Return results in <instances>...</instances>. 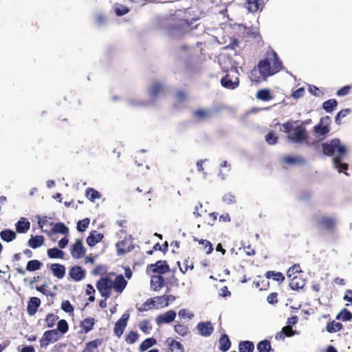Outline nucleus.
Masks as SVG:
<instances>
[{
	"label": "nucleus",
	"instance_id": "nucleus-17",
	"mask_svg": "<svg viewBox=\"0 0 352 352\" xmlns=\"http://www.w3.org/2000/svg\"><path fill=\"white\" fill-rule=\"evenodd\" d=\"M50 270L53 272V274L59 279L63 278L65 274V267L64 265L54 263L50 265Z\"/></svg>",
	"mask_w": 352,
	"mask_h": 352
},
{
	"label": "nucleus",
	"instance_id": "nucleus-46",
	"mask_svg": "<svg viewBox=\"0 0 352 352\" xmlns=\"http://www.w3.org/2000/svg\"><path fill=\"white\" fill-rule=\"evenodd\" d=\"M175 331L182 336H186L189 333L188 327L183 324H177L175 326Z\"/></svg>",
	"mask_w": 352,
	"mask_h": 352
},
{
	"label": "nucleus",
	"instance_id": "nucleus-2",
	"mask_svg": "<svg viewBox=\"0 0 352 352\" xmlns=\"http://www.w3.org/2000/svg\"><path fill=\"white\" fill-rule=\"evenodd\" d=\"M322 147L324 155L333 157V166L339 173L347 169L348 164L340 162L346 153V148L339 139L336 138L329 142H325L322 144Z\"/></svg>",
	"mask_w": 352,
	"mask_h": 352
},
{
	"label": "nucleus",
	"instance_id": "nucleus-39",
	"mask_svg": "<svg viewBox=\"0 0 352 352\" xmlns=\"http://www.w3.org/2000/svg\"><path fill=\"white\" fill-rule=\"evenodd\" d=\"M271 277H272L274 280L278 282H283L285 280L284 276L280 272H275L273 271L267 272L266 273V278H270Z\"/></svg>",
	"mask_w": 352,
	"mask_h": 352
},
{
	"label": "nucleus",
	"instance_id": "nucleus-43",
	"mask_svg": "<svg viewBox=\"0 0 352 352\" xmlns=\"http://www.w3.org/2000/svg\"><path fill=\"white\" fill-rule=\"evenodd\" d=\"M352 318V314L347 309H343L336 316V319L342 320L343 321H349Z\"/></svg>",
	"mask_w": 352,
	"mask_h": 352
},
{
	"label": "nucleus",
	"instance_id": "nucleus-31",
	"mask_svg": "<svg viewBox=\"0 0 352 352\" xmlns=\"http://www.w3.org/2000/svg\"><path fill=\"white\" fill-rule=\"evenodd\" d=\"M239 348L240 352H252L254 346L253 342L250 341H243L239 344Z\"/></svg>",
	"mask_w": 352,
	"mask_h": 352
},
{
	"label": "nucleus",
	"instance_id": "nucleus-33",
	"mask_svg": "<svg viewBox=\"0 0 352 352\" xmlns=\"http://www.w3.org/2000/svg\"><path fill=\"white\" fill-rule=\"evenodd\" d=\"M100 344V342L98 340H93L91 342H88L86 344L83 352H99L98 351V345Z\"/></svg>",
	"mask_w": 352,
	"mask_h": 352
},
{
	"label": "nucleus",
	"instance_id": "nucleus-57",
	"mask_svg": "<svg viewBox=\"0 0 352 352\" xmlns=\"http://www.w3.org/2000/svg\"><path fill=\"white\" fill-rule=\"evenodd\" d=\"M188 269L192 270L193 265L191 263H190V261L188 260H185V261L184 263V266L183 267L179 266V270L183 274H185L186 272Z\"/></svg>",
	"mask_w": 352,
	"mask_h": 352
},
{
	"label": "nucleus",
	"instance_id": "nucleus-1",
	"mask_svg": "<svg viewBox=\"0 0 352 352\" xmlns=\"http://www.w3.org/2000/svg\"><path fill=\"white\" fill-rule=\"evenodd\" d=\"M281 69L282 63L276 53L272 50L267 51L266 58L260 60L257 67L251 71L250 78L255 82L265 80L267 77L274 75Z\"/></svg>",
	"mask_w": 352,
	"mask_h": 352
},
{
	"label": "nucleus",
	"instance_id": "nucleus-5",
	"mask_svg": "<svg viewBox=\"0 0 352 352\" xmlns=\"http://www.w3.org/2000/svg\"><path fill=\"white\" fill-rule=\"evenodd\" d=\"M188 28L187 22L185 20H180L176 25L170 29L168 34L173 38H180L185 34Z\"/></svg>",
	"mask_w": 352,
	"mask_h": 352
},
{
	"label": "nucleus",
	"instance_id": "nucleus-48",
	"mask_svg": "<svg viewBox=\"0 0 352 352\" xmlns=\"http://www.w3.org/2000/svg\"><path fill=\"white\" fill-rule=\"evenodd\" d=\"M61 335L66 333L68 330L67 322L65 320H60L58 322V329H56Z\"/></svg>",
	"mask_w": 352,
	"mask_h": 352
},
{
	"label": "nucleus",
	"instance_id": "nucleus-12",
	"mask_svg": "<svg viewBox=\"0 0 352 352\" xmlns=\"http://www.w3.org/2000/svg\"><path fill=\"white\" fill-rule=\"evenodd\" d=\"M85 253V248L82 245V241L77 239L74 245L72 246L71 254L75 258L82 257Z\"/></svg>",
	"mask_w": 352,
	"mask_h": 352
},
{
	"label": "nucleus",
	"instance_id": "nucleus-55",
	"mask_svg": "<svg viewBox=\"0 0 352 352\" xmlns=\"http://www.w3.org/2000/svg\"><path fill=\"white\" fill-rule=\"evenodd\" d=\"M200 243L203 244L204 245L206 252L207 254H209L212 252L213 250L212 245L210 242H209L207 240H201L200 241Z\"/></svg>",
	"mask_w": 352,
	"mask_h": 352
},
{
	"label": "nucleus",
	"instance_id": "nucleus-15",
	"mask_svg": "<svg viewBox=\"0 0 352 352\" xmlns=\"http://www.w3.org/2000/svg\"><path fill=\"white\" fill-rule=\"evenodd\" d=\"M221 82L223 87L230 89H234L238 87L239 80L238 78H235L234 80H232L230 79V75L228 74L221 79Z\"/></svg>",
	"mask_w": 352,
	"mask_h": 352
},
{
	"label": "nucleus",
	"instance_id": "nucleus-36",
	"mask_svg": "<svg viewBox=\"0 0 352 352\" xmlns=\"http://www.w3.org/2000/svg\"><path fill=\"white\" fill-rule=\"evenodd\" d=\"M337 104L338 102L335 99H330L323 102L322 107L327 112L331 113L336 107Z\"/></svg>",
	"mask_w": 352,
	"mask_h": 352
},
{
	"label": "nucleus",
	"instance_id": "nucleus-62",
	"mask_svg": "<svg viewBox=\"0 0 352 352\" xmlns=\"http://www.w3.org/2000/svg\"><path fill=\"white\" fill-rule=\"evenodd\" d=\"M129 104L133 107H143L146 104L145 102L140 101L137 99H131L129 100Z\"/></svg>",
	"mask_w": 352,
	"mask_h": 352
},
{
	"label": "nucleus",
	"instance_id": "nucleus-63",
	"mask_svg": "<svg viewBox=\"0 0 352 352\" xmlns=\"http://www.w3.org/2000/svg\"><path fill=\"white\" fill-rule=\"evenodd\" d=\"M128 12H129V10L125 6H120V7H117L116 8V14L118 16H122V15L126 14Z\"/></svg>",
	"mask_w": 352,
	"mask_h": 352
},
{
	"label": "nucleus",
	"instance_id": "nucleus-23",
	"mask_svg": "<svg viewBox=\"0 0 352 352\" xmlns=\"http://www.w3.org/2000/svg\"><path fill=\"white\" fill-rule=\"evenodd\" d=\"M164 283V278L161 276H153L151 280V287L154 291L160 289Z\"/></svg>",
	"mask_w": 352,
	"mask_h": 352
},
{
	"label": "nucleus",
	"instance_id": "nucleus-6",
	"mask_svg": "<svg viewBox=\"0 0 352 352\" xmlns=\"http://www.w3.org/2000/svg\"><path fill=\"white\" fill-rule=\"evenodd\" d=\"M116 246L118 256L124 255L134 248L132 240L130 238H124V240L117 243Z\"/></svg>",
	"mask_w": 352,
	"mask_h": 352
},
{
	"label": "nucleus",
	"instance_id": "nucleus-34",
	"mask_svg": "<svg viewBox=\"0 0 352 352\" xmlns=\"http://www.w3.org/2000/svg\"><path fill=\"white\" fill-rule=\"evenodd\" d=\"M53 233H60L67 234L69 232L68 228L63 223H57L54 224L52 231Z\"/></svg>",
	"mask_w": 352,
	"mask_h": 352
},
{
	"label": "nucleus",
	"instance_id": "nucleus-19",
	"mask_svg": "<svg viewBox=\"0 0 352 352\" xmlns=\"http://www.w3.org/2000/svg\"><path fill=\"white\" fill-rule=\"evenodd\" d=\"M103 238V234L98 233L96 231H93L90 233L89 236L87 239V244L93 247L98 243H99Z\"/></svg>",
	"mask_w": 352,
	"mask_h": 352
},
{
	"label": "nucleus",
	"instance_id": "nucleus-16",
	"mask_svg": "<svg viewBox=\"0 0 352 352\" xmlns=\"http://www.w3.org/2000/svg\"><path fill=\"white\" fill-rule=\"evenodd\" d=\"M126 285V281L122 275L118 276L115 280H113V288L118 293H121Z\"/></svg>",
	"mask_w": 352,
	"mask_h": 352
},
{
	"label": "nucleus",
	"instance_id": "nucleus-52",
	"mask_svg": "<svg viewBox=\"0 0 352 352\" xmlns=\"http://www.w3.org/2000/svg\"><path fill=\"white\" fill-rule=\"evenodd\" d=\"M178 315L182 318H188V319H192L194 316V314L191 311H190L186 309H182L179 310Z\"/></svg>",
	"mask_w": 352,
	"mask_h": 352
},
{
	"label": "nucleus",
	"instance_id": "nucleus-54",
	"mask_svg": "<svg viewBox=\"0 0 352 352\" xmlns=\"http://www.w3.org/2000/svg\"><path fill=\"white\" fill-rule=\"evenodd\" d=\"M139 327L140 330L145 333H148L149 330L151 329V327L148 325V321L146 320L142 321L139 324Z\"/></svg>",
	"mask_w": 352,
	"mask_h": 352
},
{
	"label": "nucleus",
	"instance_id": "nucleus-28",
	"mask_svg": "<svg viewBox=\"0 0 352 352\" xmlns=\"http://www.w3.org/2000/svg\"><path fill=\"white\" fill-rule=\"evenodd\" d=\"M219 349L222 351H228L230 347V341L227 335L221 336L219 339Z\"/></svg>",
	"mask_w": 352,
	"mask_h": 352
},
{
	"label": "nucleus",
	"instance_id": "nucleus-10",
	"mask_svg": "<svg viewBox=\"0 0 352 352\" xmlns=\"http://www.w3.org/2000/svg\"><path fill=\"white\" fill-rule=\"evenodd\" d=\"M176 317V313L173 310H169L164 314L159 315L156 318V322L157 324L163 323H170L173 322Z\"/></svg>",
	"mask_w": 352,
	"mask_h": 352
},
{
	"label": "nucleus",
	"instance_id": "nucleus-29",
	"mask_svg": "<svg viewBox=\"0 0 352 352\" xmlns=\"http://www.w3.org/2000/svg\"><path fill=\"white\" fill-rule=\"evenodd\" d=\"M47 256L51 258H63L64 256V252L56 248L47 250Z\"/></svg>",
	"mask_w": 352,
	"mask_h": 352
},
{
	"label": "nucleus",
	"instance_id": "nucleus-9",
	"mask_svg": "<svg viewBox=\"0 0 352 352\" xmlns=\"http://www.w3.org/2000/svg\"><path fill=\"white\" fill-rule=\"evenodd\" d=\"M129 318V314H124L122 317L116 322L114 327V333L117 336L120 337L123 333Z\"/></svg>",
	"mask_w": 352,
	"mask_h": 352
},
{
	"label": "nucleus",
	"instance_id": "nucleus-61",
	"mask_svg": "<svg viewBox=\"0 0 352 352\" xmlns=\"http://www.w3.org/2000/svg\"><path fill=\"white\" fill-rule=\"evenodd\" d=\"M201 208H202V204H199V203L197 206H195L194 210L192 212L195 217H199L201 216V212H202Z\"/></svg>",
	"mask_w": 352,
	"mask_h": 352
},
{
	"label": "nucleus",
	"instance_id": "nucleus-18",
	"mask_svg": "<svg viewBox=\"0 0 352 352\" xmlns=\"http://www.w3.org/2000/svg\"><path fill=\"white\" fill-rule=\"evenodd\" d=\"M69 276L76 281L82 280L85 276V272L79 266L73 267L69 271Z\"/></svg>",
	"mask_w": 352,
	"mask_h": 352
},
{
	"label": "nucleus",
	"instance_id": "nucleus-32",
	"mask_svg": "<svg viewBox=\"0 0 352 352\" xmlns=\"http://www.w3.org/2000/svg\"><path fill=\"white\" fill-rule=\"evenodd\" d=\"M256 98L263 101H269L272 99L269 89H261L256 94Z\"/></svg>",
	"mask_w": 352,
	"mask_h": 352
},
{
	"label": "nucleus",
	"instance_id": "nucleus-30",
	"mask_svg": "<svg viewBox=\"0 0 352 352\" xmlns=\"http://www.w3.org/2000/svg\"><path fill=\"white\" fill-rule=\"evenodd\" d=\"M245 6L252 13L256 12L259 8L258 0H247Z\"/></svg>",
	"mask_w": 352,
	"mask_h": 352
},
{
	"label": "nucleus",
	"instance_id": "nucleus-14",
	"mask_svg": "<svg viewBox=\"0 0 352 352\" xmlns=\"http://www.w3.org/2000/svg\"><path fill=\"white\" fill-rule=\"evenodd\" d=\"M296 334L298 333L296 331H294L291 326L287 325L276 335V339L283 340L285 337H292Z\"/></svg>",
	"mask_w": 352,
	"mask_h": 352
},
{
	"label": "nucleus",
	"instance_id": "nucleus-64",
	"mask_svg": "<svg viewBox=\"0 0 352 352\" xmlns=\"http://www.w3.org/2000/svg\"><path fill=\"white\" fill-rule=\"evenodd\" d=\"M284 162L287 164H294L298 162V159L292 156H286L284 157Z\"/></svg>",
	"mask_w": 352,
	"mask_h": 352
},
{
	"label": "nucleus",
	"instance_id": "nucleus-3",
	"mask_svg": "<svg viewBox=\"0 0 352 352\" xmlns=\"http://www.w3.org/2000/svg\"><path fill=\"white\" fill-rule=\"evenodd\" d=\"M282 131L287 133L289 142L302 144L307 140V135L305 127L298 121H289L282 125Z\"/></svg>",
	"mask_w": 352,
	"mask_h": 352
},
{
	"label": "nucleus",
	"instance_id": "nucleus-37",
	"mask_svg": "<svg viewBox=\"0 0 352 352\" xmlns=\"http://www.w3.org/2000/svg\"><path fill=\"white\" fill-rule=\"evenodd\" d=\"M156 344V340L154 338H147L144 340L140 346V350L141 351H145L150 347L153 346Z\"/></svg>",
	"mask_w": 352,
	"mask_h": 352
},
{
	"label": "nucleus",
	"instance_id": "nucleus-51",
	"mask_svg": "<svg viewBox=\"0 0 352 352\" xmlns=\"http://www.w3.org/2000/svg\"><path fill=\"white\" fill-rule=\"evenodd\" d=\"M300 272V266L299 265H294L293 266L289 268L287 272V275L288 277H292L295 274L299 273Z\"/></svg>",
	"mask_w": 352,
	"mask_h": 352
},
{
	"label": "nucleus",
	"instance_id": "nucleus-13",
	"mask_svg": "<svg viewBox=\"0 0 352 352\" xmlns=\"http://www.w3.org/2000/svg\"><path fill=\"white\" fill-rule=\"evenodd\" d=\"M150 270L154 273L164 274L169 270L168 265L164 261H158L155 264L149 266Z\"/></svg>",
	"mask_w": 352,
	"mask_h": 352
},
{
	"label": "nucleus",
	"instance_id": "nucleus-50",
	"mask_svg": "<svg viewBox=\"0 0 352 352\" xmlns=\"http://www.w3.org/2000/svg\"><path fill=\"white\" fill-rule=\"evenodd\" d=\"M139 335L136 331H131L126 337V342L129 344H133L138 339Z\"/></svg>",
	"mask_w": 352,
	"mask_h": 352
},
{
	"label": "nucleus",
	"instance_id": "nucleus-24",
	"mask_svg": "<svg viewBox=\"0 0 352 352\" xmlns=\"http://www.w3.org/2000/svg\"><path fill=\"white\" fill-rule=\"evenodd\" d=\"M0 236L4 241L11 242L16 239V233L11 230L7 229L0 232Z\"/></svg>",
	"mask_w": 352,
	"mask_h": 352
},
{
	"label": "nucleus",
	"instance_id": "nucleus-35",
	"mask_svg": "<svg viewBox=\"0 0 352 352\" xmlns=\"http://www.w3.org/2000/svg\"><path fill=\"white\" fill-rule=\"evenodd\" d=\"M257 350L258 352H270L272 350L270 341L264 340L258 342L257 344Z\"/></svg>",
	"mask_w": 352,
	"mask_h": 352
},
{
	"label": "nucleus",
	"instance_id": "nucleus-27",
	"mask_svg": "<svg viewBox=\"0 0 352 352\" xmlns=\"http://www.w3.org/2000/svg\"><path fill=\"white\" fill-rule=\"evenodd\" d=\"M305 285V280L297 276H294L289 283V286L292 289L296 290L300 288H302Z\"/></svg>",
	"mask_w": 352,
	"mask_h": 352
},
{
	"label": "nucleus",
	"instance_id": "nucleus-49",
	"mask_svg": "<svg viewBox=\"0 0 352 352\" xmlns=\"http://www.w3.org/2000/svg\"><path fill=\"white\" fill-rule=\"evenodd\" d=\"M157 300H165V303L164 305V307H168L169 305V302H172L175 300V297L172 295L168 296H157L155 298Z\"/></svg>",
	"mask_w": 352,
	"mask_h": 352
},
{
	"label": "nucleus",
	"instance_id": "nucleus-4",
	"mask_svg": "<svg viewBox=\"0 0 352 352\" xmlns=\"http://www.w3.org/2000/svg\"><path fill=\"white\" fill-rule=\"evenodd\" d=\"M96 287L102 297L108 298L113 288V280L109 277L101 278L98 281Z\"/></svg>",
	"mask_w": 352,
	"mask_h": 352
},
{
	"label": "nucleus",
	"instance_id": "nucleus-8",
	"mask_svg": "<svg viewBox=\"0 0 352 352\" xmlns=\"http://www.w3.org/2000/svg\"><path fill=\"white\" fill-rule=\"evenodd\" d=\"M62 335L56 330L53 329L45 332L42 339V344L47 345L50 342L57 341Z\"/></svg>",
	"mask_w": 352,
	"mask_h": 352
},
{
	"label": "nucleus",
	"instance_id": "nucleus-44",
	"mask_svg": "<svg viewBox=\"0 0 352 352\" xmlns=\"http://www.w3.org/2000/svg\"><path fill=\"white\" fill-rule=\"evenodd\" d=\"M90 223V220L88 218H85L82 220H80L77 223V229L79 232H84L88 228Z\"/></svg>",
	"mask_w": 352,
	"mask_h": 352
},
{
	"label": "nucleus",
	"instance_id": "nucleus-53",
	"mask_svg": "<svg viewBox=\"0 0 352 352\" xmlns=\"http://www.w3.org/2000/svg\"><path fill=\"white\" fill-rule=\"evenodd\" d=\"M61 308L67 313H71L74 311V308L68 300H65L62 302Z\"/></svg>",
	"mask_w": 352,
	"mask_h": 352
},
{
	"label": "nucleus",
	"instance_id": "nucleus-20",
	"mask_svg": "<svg viewBox=\"0 0 352 352\" xmlns=\"http://www.w3.org/2000/svg\"><path fill=\"white\" fill-rule=\"evenodd\" d=\"M30 228V223L25 217H21L16 224V232L19 233H25Z\"/></svg>",
	"mask_w": 352,
	"mask_h": 352
},
{
	"label": "nucleus",
	"instance_id": "nucleus-26",
	"mask_svg": "<svg viewBox=\"0 0 352 352\" xmlns=\"http://www.w3.org/2000/svg\"><path fill=\"white\" fill-rule=\"evenodd\" d=\"M164 89L163 85L160 82H154L149 89V94L153 98H157Z\"/></svg>",
	"mask_w": 352,
	"mask_h": 352
},
{
	"label": "nucleus",
	"instance_id": "nucleus-11",
	"mask_svg": "<svg viewBox=\"0 0 352 352\" xmlns=\"http://www.w3.org/2000/svg\"><path fill=\"white\" fill-rule=\"evenodd\" d=\"M197 328L199 334L204 337L210 336L214 330L210 322H199Z\"/></svg>",
	"mask_w": 352,
	"mask_h": 352
},
{
	"label": "nucleus",
	"instance_id": "nucleus-60",
	"mask_svg": "<svg viewBox=\"0 0 352 352\" xmlns=\"http://www.w3.org/2000/svg\"><path fill=\"white\" fill-rule=\"evenodd\" d=\"M305 94V89L302 87H300L293 92L292 97L295 99H298L302 98Z\"/></svg>",
	"mask_w": 352,
	"mask_h": 352
},
{
	"label": "nucleus",
	"instance_id": "nucleus-21",
	"mask_svg": "<svg viewBox=\"0 0 352 352\" xmlns=\"http://www.w3.org/2000/svg\"><path fill=\"white\" fill-rule=\"evenodd\" d=\"M41 304V300L38 298L32 297L28 302V311L30 315H34L38 307Z\"/></svg>",
	"mask_w": 352,
	"mask_h": 352
},
{
	"label": "nucleus",
	"instance_id": "nucleus-59",
	"mask_svg": "<svg viewBox=\"0 0 352 352\" xmlns=\"http://www.w3.org/2000/svg\"><path fill=\"white\" fill-rule=\"evenodd\" d=\"M156 299L155 298L153 299L148 300L144 305L143 308L141 311L146 310L147 309H151L152 307L155 306V302H156Z\"/></svg>",
	"mask_w": 352,
	"mask_h": 352
},
{
	"label": "nucleus",
	"instance_id": "nucleus-58",
	"mask_svg": "<svg viewBox=\"0 0 352 352\" xmlns=\"http://www.w3.org/2000/svg\"><path fill=\"white\" fill-rule=\"evenodd\" d=\"M170 347L172 351L174 350H183L182 344L176 340H172L170 344Z\"/></svg>",
	"mask_w": 352,
	"mask_h": 352
},
{
	"label": "nucleus",
	"instance_id": "nucleus-22",
	"mask_svg": "<svg viewBox=\"0 0 352 352\" xmlns=\"http://www.w3.org/2000/svg\"><path fill=\"white\" fill-rule=\"evenodd\" d=\"M337 223V219L335 217H324L320 220V224L328 230L333 229Z\"/></svg>",
	"mask_w": 352,
	"mask_h": 352
},
{
	"label": "nucleus",
	"instance_id": "nucleus-7",
	"mask_svg": "<svg viewBox=\"0 0 352 352\" xmlns=\"http://www.w3.org/2000/svg\"><path fill=\"white\" fill-rule=\"evenodd\" d=\"M330 122L331 120L329 116L322 117L320 119V123L314 126V131L319 135H324L330 131Z\"/></svg>",
	"mask_w": 352,
	"mask_h": 352
},
{
	"label": "nucleus",
	"instance_id": "nucleus-45",
	"mask_svg": "<svg viewBox=\"0 0 352 352\" xmlns=\"http://www.w3.org/2000/svg\"><path fill=\"white\" fill-rule=\"evenodd\" d=\"M278 137L276 135L275 133L272 131H270L265 135V141L270 145H274L277 142Z\"/></svg>",
	"mask_w": 352,
	"mask_h": 352
},
{
	"label": "nucleus",
	"instance_id": "nucleus-25",
	"mask_svg": "<svg viewBox=\"0 0 352 352\" xmlns=\"http://www.w3.org/2000/svg\"><path fill=\"white\" fill-rule=\"evenodd\" d=\"M43 242L44 238L43 236H31V238L28 241V244L31 248L35 249L41 246L43 244Z\"/></svg>",
	"mask_w": 352,
	"mask_h": 352
},
{
	"label": "nucleus",
	"instance_id": "nucleus-42",
	"mask_svg": "<svg viewBox=\"0 0 352 352\" xmlns=\"http://www.w3.org/2000/svg\"><path fill=\"white\" fill-rule=\"evenodd\" d=\"M342 327V325L340 322L333 321L331 323H328L327 325V331L329 333L337 332L340 331Z\"/></svg>",
	"mask_w": 352,
	"mask_h": 352
},
{
	"label": "nucleus",
	"instance_id": "nucleus-56",
	"mask_svg": "<svg viewBox=\"0 0 352 352\" xmlns=\"http://www.w3.org/2000/svg\"><path fill=\"white\" fill-rule=\"evenodd\" d=\"M223 201L226 204L230 205V204H233L235 201V197L230 193H228L223 196Z\"/></svg>",
	"mask_w": 352,
	"mask_h": 352
},
{
	"label": "nucleus",
	"instance_id": "nucleus-41",
	"mask_svg": "<svg viewBox=\"0 0 352 352\" xmlns=\"http://www.w3.org/2000/svg\"><path fill=\"white\" fill-rule=\"evenodd\" d=\"M94 324V319L93 318H87L82 322V327L86 333L89 332Z\"/></svg>",
	"mask_w": 352,
	"mask_h": 352
},
{
	"label": "nucleus",
	"instance_id": "nucleus-47",
	"mask_svg": "<svg viewBox=\"0 0 352 352\" xmlns=\"http://www.w3.org/2000/svg\"><path fill=\"white\" fill-rule=\"evenodd\" d=\"M193 115L196 118L203 120L209 116V112L204 109H198L194 111Z\"/></svg>",
	"mask_w": 352,
	"mask_h": 352
},
{
	"label": "nucleus",
	"instance_id": "nucleus-40",
	"mask_svg": "<svg viewBox=\"0 0 352 352\" xmlns=\"http://www.w3.org/2000/svg\"><path fill=\"white\" fill-rule=\"evenodd\" d=\"M42 263L38 260H32L28 262L26 270L28 271H35L39 270Z\"/></svg>",
	"mask_w": 352,
	"mask_h": 352
},
{
	"label": "nucleus",
	"instance_id": "nucleus-38",
	"mask_svg": "<svg viewBox=\"0 0 352 352\" xmlns=\"http://www.w3.org/2000/svg\"><path fill=\"white\" fill-rule=\"evenodd\" d=\"M86 197L91 201H94L96 199L100 197V193L95 189L88 188L86 190Z\"/></svg>",
	"mask_w": 352,
	"mask_h": 352
}]
</instances>
